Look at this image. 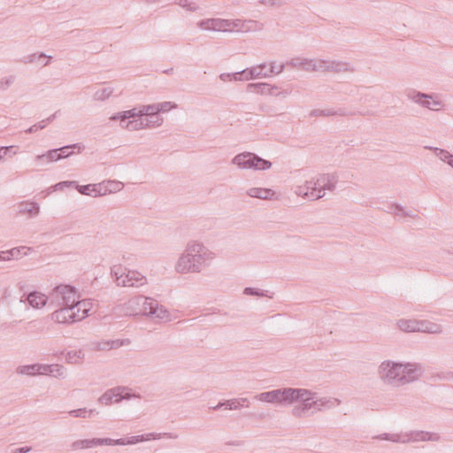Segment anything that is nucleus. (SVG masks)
I'll return each instance as SVG.
<instances>
[{
  "label": "nucleus",
  "mask_w": 453,
  "mask_h": 453,
  "mask_svg": "<svg viewBox=\"0 0 453 453\" xmlns=\"http://www.w3.org/2000/svg\"><path fill=\"white\" fill-rule=\"evenodd\" d=\"M424 371L419 363L384 360L378 367V377L387 386L401 388L417 381Z\"/></svg>",
  "instance_id": "1"
},
{
  "label": "nucleus",
  "mask_w": 453,
  "mask_h": 453,
  "mask_svg": "<svg viewBox=\"0 0 453 453\" xmlns=\"http://www.w3.org/2000/svg\"><path fill=\"white\" fill-rule=\"evenodd\" d=\"M215 258V253L197 241H189L179 257L174 269L180 274L199 273L209 267Z\"/></svg>",
  "instance_id": "2"
},
{
  "label": "nucleus",
  "mask_w": 453,
  "mask_h": 453,
  "mask_svg": "<svg viewBox=\"0 0 453 453\" xmlns=\"http://www.w3.org/2000/svg\"><path fill=\"white\" fill-rule=\"evenodd\" d=\"M75 289L69 285H59L50 294V304L60 308L51 313L57 323H73L82 319L83 315L75 312Z\"/></svg>",
  "instance_id": "3"
},
{
  "label": "nucleus",
  "mask_w": 453,
  "mask_h": 453,
  "mask_svg": "<svg viewBox=\"0 0 453 453\" xmlns=\"http://www.w3.org/2000/svg\"><path fill=\"white\" fill-rule=\"evenodd\" d=\"M203 30L225 32V33H248L262 29V25L251 19H225L219 18L205 19L197 23Z\"/></svg>",
  "instance_id": "4"
},
{
  "label": "nucleus",
  "mask_w": 453,
  "mask_h": 453,
  "mask_svg": "<svg viewBox=\"0 0 453 453\" xmlns=\"http://www.w3.org/2000/svg\"><path fill=\"white\" fill-rule=\"evenodd\" d=\"M316 393L305 388H289L290 404L299 401L291 410V415L296 418H304L313 415L311 411Z\"/></svg>",
  "instance_id": "5"
},
{
  "label": "nucleus",
  "mask_w": 453,
  "mask_h": 453,
  "mask_svg": "<svg viewBox=\"0 0 453 453\" xmlns=\"http://www.w3.org/2000/svg\"><path fill=\"white\" fill-rule=\"evenodd\" d=\"M373 440H386L396 443H411L421 441H439L441 436L437 433L413 430L402 434H388L384 433L372 437Z\"/></svg>",
  "instance_id": "6"
},
{
  "label": "nucleus",
  "mask_w": 453,
  "mask_h": 453,
  "mask_svg": "<svg viewBox=\"0 0 453 453\" xmlns=\"http://www.w3.org/2000/svg\"><path fill=\"white\" fill-rule=\"evenodd\" d=\"M111 275L119 287L139 288L147 284V278L140 272L120 265H115L111 268Z\"/></svg>",
  "instance_id": "7"
},
{
  "label": "nucleus",
  "mask_w": 453,
  "mask_h": 453,
  "mask_svg": "<svg viewBox=\"0 0 453 453\" xmlns=\"http://www.w3.org/2000/svg\"><path fill=\"white\" fill-rule=\"evenodd\" d=\"M255 399L260 402L280 406L290 404L289 388H280L271 391L262 392L255 395Z\"/></svg>",
  "instance_id": "8"
},
{
  "label": "nucleus",
  "mask_w": 453,
  "mask_h": 453,
  "mask_svg": "<svg viewBox=\"0 0 453 453\" xmlns=\"http://www.w3.org/2000/svg\"><path fill=\"white\" fill-rule=\"evenodd\" d=\"M147 302L144 296H136L130 298L123 304L113 308L114 313L118 315L134 316L142 314V304Z\"/></svg>",
  "instance_id": "9"
},
{
  "label": "nucleus",
  "mask_w": 453,
  "mask_h": 453,
  "mask_svg": "<svg viewBox=\"0 0 453 453\" xmlns=\"http://www.w3.org/2000/svg\"><path fill=\"white\" fill-rule=\"evenodd\" d=\"M162 436H166L167 438H177V435H173L172 434L165 433V434H157V433H149L142 435H134L127 438H120V439H111L109 438V446L115 445H132L136 444L141 441H150V440H157Z\"/></svg>",
  "instance_id": "10"
},
{
  "label": "nucleus",
  "mask_w": 453,
  "mask_h": 453,
  "mask_svg": "<svg viewBox=\"0 0 453 453\" xmlns=\"http://www.w3.org/2000/svg\"><path fill=\"white\" fill-rule=\"evenodd\" d=\"M145 300L147 302L142 304V315L158 319H168L170 317L168 311L157 300L147 296H145Z\"/></svg>",
  "instance_id": "11"
},
{
  "label": "nucleus",
  "mask_w": 453,
  "mask_h": 453,
  "mask_svg": "<svg viewBox=\"0 0 453 453\" xmlns=\"http://www.w3.org/2000/svg\"><path fill=\"white\" fill-rule=\"evenodd\" d=\"M284 68L285 65L280 64L278 70H274V63L273 62L271 63L270 68L267 69V65L264 63L250 68H246V73L250 81L270 77L272 74H280L283 72Z\"/></svg>",
  "instance_id": "12"
},
{
  "label": "nucleus",
  "mask_w": 453,
  "mask_h": 453,
  "mask_svg": "<svg viewBox=\"0 0 453 453\" xmlns=\"http://www.w3.org/2000/svg\"><path fill=\"white\" fill-rule=\"evenodd\" d=\"M127 388L125 387H116L105 391L98 399V402L104 405H109L112 403H119L123 399H131L132 395L124 392Z\"/></svg>",
  "instance_id": "13"
},
{
  "label": "nucleus",
  "mask_w": 453,
  "mask_h": 453,
  "mask_svg": "<svg viewBox=\"0 0 453 453\" xmlns=\"http://www.w3.org/2000/svg\"><path fill=\"white\" fill-rule=\"evenodd\" d=\"M248 92H256L262 95L275 96L287 95L284 91H280V88L276 85H270L268 83L258 82L250 83L247 85Z\"/></svg>",
  "instance_id": "14"
},
{
  "label": "nucleus",
  "mask_w": 453,
  "mask_h": 453,
  "mask_svg": "<svg viewBox=\"0 0 453 453\" xmlns=\"http://www.w3.org/2000/svg\"><path fill=\"white\" fill-rule=\"evenodd\" d=\"M109 438L81 439L73 441L70 445L72 450L87 449L96 446L108 445Z\"/></svg>",
  "instance_id": "15"
},
{
  "label": "nucleus",
  "mask_w": 453,
  "mask_h": 453,
  "mask_svg": "<svg viewBox=\"0 0 453 453\" xmlns=\"http://www.w3.org/2000/svg\"><path fill=\"white\" fill-rule=\"evenodd\" d=\"M341 404V400L334 397H320L317 398L315 396L314 401H312L311 410L313 414L317 411H323L328 409H332L337 407Z\"/></svg>",
  "instance_id": "16"
},
{
  "label": "nucleus",
  "mask_w": 453,
  "mask_h": 453,
  "mask_svg": "<svg viewBox=\"0 0 453 453\" xmlns=\"http://www.w3.org/2000/svg\"><path fill=\"white\" fill-rule=\"evenodd\" d=\"M18 215H27L32 219L40 213V205L36 202L22 201L16 204Z\"/></svg>",
  "instance_id": "17"
},
{
  "label": "nucleus",
  "mask_w": 453,
  "mask_h": 453,
  "mask_svg": "<svg viewBox=\"0 0 453 453\" xmlns=\"http://www.w3.org/2000/svg\"><path fill=\"white\" fill-rule=\"evenodd\" d=\"M252 157H254L252 152L239 153L233 157L231 163L242 170H253L255 161Z\"/></svg>",
  "instance_id": "18"
},
{
  "label": "nucleus",
  "mask_w": 453,
  "mask_h": 453,
  "mask_svg": "<svg viewBox=\"0 0 453 453\" xmlns=\"http://www.w3.org/2000/svg\"><path fill=\"white\" fill-rule=\"evenodd\" d=\"M78 191L82 195L98 196H104L108 193V188H104L103 184H88L83 186L77 185Z\"/></svg>",
  "instance_id": "19"
},
{
  "label": "nucleus",
  "mask_w": 453,
  "mask_h": 453,
  "mask_svg": "<svg viewBox=\"0 0 453 453\" xmlns=\"http://www.w3.org/2000/svg\"><path fill=\"white\" fill-rule=\"evenodd\" d=\"M142 107L137 106L134 107L127 111H123L120 112H117L110 117V119L112 121L119 120V122H125V120L130 119H135L139 118L142 119Z\"/></svg>",
  "instance_id": "20"
},
{
  "label": "nucleus",
  "mask_w": 453,
  "mask_h": 453,
  "mask_svg": "<svg viewBox=\"0 0 453 453\" xmlns=\"http://www.w3.org/2000/svg\"><path fill=\"white\" fill-rule=\"evenodd\" d=\"M418 333L440 334L443 332V326L441 324L427 319H418Z\"/></svg>",
  "instance_id": "21"
},
{
  "label": "nucleus",
  "mask_w": 453,
  "mask_h": 453,
  "mask_svg": "<svg viewBox=\"0 0 453 453\" xmlns=\"http://www.w3.org/2000/svg\"><path fill=\"white\" fill-rule=\"evenodd\" d=\"M26 300L33 308L40 309L45 306L48 301L50 302V296H46L41 292L33 291L27 296Z\"/></svg>",
  "instance_id": "22"
},
{
  "label": "nucleus",
  "mask_w": 453,
  "mask_h": 453,
  "mask_svg": "<svg viewBox=\"0 0 453 453\" xmlns=\"http://www.w3.org/2000/svg\"><path fill=\"white\" fill-rule=\"evenodd\" d=\"M356 71L353 65L346 61L330 60L328 73H354Z\"/></svg>",
  "instance_id": "23"
},
{
  "label": "nucleus",
  "mask_w": 453,
  "mask_h": 453,
  "mask_svg": "<svg viewBox=\"0 0 453 453\" xmlns=\"http://www.w3.org/2000/svg\"><path fill=\"white\" fill-rule=\"evenodd\" d=\"M323 178L322 174H319L315 180H309L311 188V201L322 198L325 196L323 188Z\"/></svg>",
  "instance_id": "24"
},
{
  "label": "nucleus",
  "mask_w": 453,
  "mask_h": 453,
  "mask_svg": "<svg viewBox=\"0 0 453 453\" xmlns=\"http://www.w3.org/2000/svg\"><path fill=\"white\" fill-rule=\"evenodd\" d=\"M42 375H51L58 379H64L66 376V370L62 365H42Z\"/></svg>",
  "instance_id": "25"
},
{
  "label": "nucleus",
  "mask_w": 453,
  "mask_h": 453,
  "mask_svg": "<svg viewBox=\"0 0 453 453\" xmlns=\"http://www.w3.org/2000/svg\"><path fill=\"white\" fill-rule=\"evenodd\" d=\"M285 65L292 68H298L305 72H311L312 58H294L288 61Z\"/></svg>",
  "instance_id": "26"
},
{
  "label": "nucleus",
  "mask_w": 453,
  "mask_h": 453,
  "mask_svg": "<svg viewBox=\"0 0 453 453\" xmlns=\"http://www.w3.org/2000/svg\"><path fill=\"white\" fill-rule=\"evenodd\" d=\"M349 112L344 109H314L311 111L310 117H331V116H348Z\"/></svg>",
  "instance_id": "27"
},
{
  "label": "nucleus",
  "mask_w": 453,
  "mask_h": 453,
  "mask_svg": "<svg viewBox=\"0 0 453 453\" xmlns=\"http://www.w3.org/2000/svg\"><path fill=\"white\" fill-rule=\"evenodd\" d=\"M396 326L404 333L418 332V319H401L396 321Z\"/></svg>",
  "instance_id": "28"
},
{
  "label": "nucleus",
  "mask_w": 453,
  "mask_h": 453,
  "mask_svg": "<svg viewBox=\"0 0 453 453\" xmlns=\"http://www.w3.org/2000/svg\"><path fill=\"white\" fill-rule=\"evenodd\" d=\"M30 250H31V248H29V247L20 246V247L12 248L8 250H4V251H2L3 257H4V261H9L12 258L19 259L22 256L27 255V252Z\"/></svg>",
  "instance_id": "29"
},
{
  "label": "nucleus",
  "mask_w": 453,
  "mask_h": 453,
  "mask_svg": "<svg viewBox=\"0 0 453 453\" xmlns=\"http://www.w3.org/2000/svg\"><path fill=\"white\" fill-rule=\"evenodd\" d=\"M246 193L250 197L263 200L270 199L275 194L273 189L264 188H250Z\"/></svg>",
  "instance_id": "30"
},
{
  "label": "nucleus",
  "mask_w": 453,
  "mask_h": 453,
  "mask_svg": "<svg viewBox=\"0 0 453 453\" xmlns=\"http://www.w3.org/2000/svg\"><path fill=\"white\" fill-rule=\"evenodd\" d=\"M16 372L21 375H29L34 376L35 374L42 375V364H33L27 365H19L16 369Z\"/></svg>",
  "instance_id": "31"
},
{
  "label": "nucleus",
  "mask_w": 453,
  "mask_h": 453,
  "mask_svg": "<svg viewBox=\"0 0 453 453\" xmlns=\"http://www.w3.org/2000/svg\"><path fill=\"white\" fill-rule=\"evenodd\" d=\"M146 126H149L147 122H144L143 119H133V120H125V122H119V127L122 129L127 131H139L142 129H146Z\"/></svg>",
  "instance_id": "32"
},
{
  "label": "nucleus",
  "mask_w": 453,
  "mask_h": 453,
  "mask_svg": "<svg viewBox=\"0 0 453 453\" xmlns=\"http://www.w3.org/2000/svg\"><path fill=\"white\" fill-rule=\"evenodd\" d=\"M77 293L75 292V303L73 304L74 311L80 315H83L82 319L88 316V312L91 310L92 303L89 300H78Z\"/></svg>",
  "instance_id": "33"
},
{
  "label": "nucleus",
  "mask_w": 453,
  "mask_h": 453,
  "mask_svg": "<svg viewBox=\"0 0 453 453\" xmlns=\"http://www.w3.org/2000/svg\"><path fill=\"white\" fill-rule=\"evenodd\" d=\"M72 154H73V152H68L67 154L63 155V154L59 153V150L54 149V150H49L45 154L36 156L35 159L37 161H41V160H43L44 158H46L48 162H53V161H58L62 158L68 157Z\"/></svg>",
  "instance_id": "34"
},
{
  "label": "nucleus",
  "mask_w": 453,
  "mask_h": 453,
  "mask_svg": "<svg viewBox=\"0 0 453 453\" xmlns=\"http://www.w3.org/2000/svg\"><path fill=\"white\" fill-rule=\"evenodd\" d=\"M45 58L51 59V56H47L46 54L41 53H34L28 56L24 57L22 62L25 64H33V63H41L42 66H46L49 65V60L42 62Z\"/></svg>",
  "instance_id": "35"
},
{
  "label": "nucleus",
  "mask_w": 453,
  "mask_h": 453,
  "mask_svg": "<svg viewBox=\"0 0 453 453\" xmlns=\"http://www.w3.org/2000/svg\"><path fill=\"white\" fill-rule=\"evenodd\" d=\"M323 188L324 191H334L336 188V184L338 182V177L334 173H323Z\"/></svg>",
  "instance_id": "36"
},
{
  "label": "nucleus",
  "mask_w": 453,
  "mask_h": 453,
  "mask_svg": "<svg viewBox=\"0 0 453 453\" xmlns=\"http://www.w3.org/2000/svg\"><path fill=\"white\" fill-rule=\"evenodd\" d=\"M388 213L394 214L395 216H403V217H410V218H415L416 215L412 214L411 211H407L404 210V208L397 203H392L388 207L387 210Z\"/></svg>",
  "instance_id": "37"
},
{
  "label": "nucleus",
  "mask_w": 453,
  "mask_h": 453,
  "mask_svg": "<svg viewBox=\"0 0 453 453\" xmlns=\"http://www.w3.org/2000/svg\"><path fill=\"white\" fill-rule=\"evenodd\" d=\"M329 59L312 58L311 72L328 73Z\"/></svg>",
  "instance_id": "38"
},
{
  "label": "nucleus",
  "mask_w": 453,
  "mask_h": 453,
  "mask_svg": "<svg viewBox=\"0 0 453 453\" xmlns=\"http://www.w3.org/2000/svg\"><path fill=\"white\" fill-rule=\"evenodd\" d=\"M420 105L432 111H438L441 108L442 103L439 100L434 99L433 96L428 94L427 98L422 99Z\"/></svg>",
  "instance_id": "39"
},
{
  "label": "nucleus",
  "mask_w": 453,
  "mask_h": 453,
  "mask_svg": "<svg viewBox=\"0 0 453 453\" xmlns=\"http://www.w3.org/2000/svg\"><path fill=\"white\" fill-rule=\"evenodd\" d=\"M429 150H432L434 151L435 155L443 162L448 163L452 168H453V155L450 154L449 151L439 149V148H434L429 147Z\"/></svg>",
  "instance_id": "40"
},
{
  "label": "nucleus",
  "mask_w": 453,
  "mask_h": 453,
  "mask_svg": "<svg viewBox=\"0 0 453 453\" xmlns=\"http://www.w3.org/2000/svg\"><path fill=\"white\" fill-rule=\"evenodd\" d=\"M255 163H254V171H265L267 169H270L272 166V163L266 159H264L254 153V157H252Z\"/></svg>",
  "instance_id": "41"
},
{
  "label": "nucleus",
  "mask_w": 453,
  "mask_h": 453,
  "mask_svg": "<svg viewBox=\"0 0 453 453\" xmlns=\"http://www.w3.org/2000/svg\"><path fill=\"white\" fill-rule=\"evenodd\" d=\"M112 93H113V88L105 87V88L96 90L93 95V98L96 101H104V100L108 99L112 95Z\"/></svg>",
  "instance_id": "42"
},
{
  "label": "nucleus",
  "mask_w": 453,
  "mask_h": 453,
  "mask_svg": "<svg viewBox=\"0 0 453 453\" xmlns=\"http://www.w3.org/2000/svg\"><path fill=\"white\" fill-rule=\"evenodd\" d=\"M407 98L418 104H421V102H422V99L423 98H427L428 97V94H426V93H422V92H419V91H417V90H414V89H409L406 91L405 93Z\"/></svg>",
  "instance_id": "43"
},
{
  "label": "nucleus",
  "mask_w": 453,
  "mask_h": 453,
  "mask_svg": "<svg viewBox=\"0 0 453 453\" xmlns=\"http://www.w3.org/2000/svg\"><path fill=\"white\" fill-rule=\"evenodd\" d=\"M221 407L226 410H238L240 408V401L236 398L226 400L225 402L219 403L216 406L212 407V409L217 411Z\"/></svg>",
  "instance_id": "44"
},
{
  "label": "nucleus",
  "mask_w": 453,
  "mask_h": 453,
  "mask_svg": "<svg viewBox=\"0 0 453 453\" xmlns=\"http://www.w3.org/2000/svg\"><path fill=\"white\" fill-rule=\"evenodd\" d=\"M295 194L298 196L311 200L309 180H306L303 185L297 186L295 189Z\"/></svg>",
  "instance_id": "45"
},
{
  "label": "nucleus",
  "mask_w": 453,
  "mask_h": 453,
  "mask_svg": "<svg viewBox=\"0 0 453 453\" xmlns=\"http://www.w3.org/2000/svg\"><path fill=\"white\" fill-rule=\"evenodd\" d=\"M84 357V353L81 350H71L65 355V360L70 364H77Z\"/></svg>",
  "instance_id": "46"
},
{
  "label": "nucleus",
  "mask_w": 453,
  "mask_h": 453,
  "mask_svg": "<svg viewBox=\"0 0 453 453\" xmlns=\"http://www.w3.org/2000/svg\"><path fill=\"white\" fill-rule=\"evenodd\" d=\"M142 115L153 119V116L159 115L158 114V106L157 104L141 105Z\"/></svg>",
  "instance_id": "47"
},
{
  "label": "nucleus",
  "mask_w": 453,
  "mask_h": 453,
  "mask_svg": "<svg viewBox=\"0 0 453 453\" xmlns=\"http://www.w3.org/2000/svg\"><path fill=\"white\" fill-rule=\"evenodd\" d=\"M174 4L191 12H195L199 10V6L196 3L188 0H175Z\"/></svg>",
  "instance_id": "48"
},
{
  "label": "nucleus",
  "mask_w": 453,
  "mask_h": 453,
  "mask_svg": "<svg viewBox=\"0 0 453 453\" xmlns=\"http://www.w3.org/2000/svg\"><path fill=\"white\" fill-rule=\"evenodd\" d=\"M144 122H147L149 126H146L147 128H153L160 127L163 124V118L159 115L153 116V119L147 117L143 119Z\"/></svg>",
  "instance_id": "49"
},
{
  "label": "nucleus",
  "mask_w": 453,
  "mask_h": 453,
  "mask_svg": "<svg viewBox=\"0 0 453 453\" xmlns=\"http://www.w3.org/2000/svg\"><path fill=\"white\" fill-rule=\"evenodd\" d=\"M120 342L119 341H106L99 342L97 345V349L99 350H106L117 349L120 346Z\"/></svg>",
  "instance_id": "50"
},
{
  "label": "nucleus",
  "mask_w": 453,
  "mask_h": 453,
  "mask_svg": "<svg viewBox=\"0 0 453 453\" xmlns=\"http://www.w3.org/2000/svg\"><path fill=\"white\" fill-rule=\"evenodd\" d=\"M16 76L15 75H10L6 77H3L0 79V90L5 91L7 90L15 81Z\"/></svg>",
  "instance_id": "51"
},
{
  "label": "nucleus",
  "mask_w": 453,
  "mask_h": 453,
  "mask_svg": "<svg viewBox=\"0 0 453 453\" xmlns=\"http://www.w3.org/2000/svg\"><path fill=\"white\" fill-rule=\"evenodd\" d=\"M103 187L107 188L108 192L111 193V192H115V191H119V190L122 189L124 185L120 181L110 180L107 182V185H105V186L103 185Z\"/></svg>",
  "instance_id": "52"
},
{
  "label": "nucleus",
  "mask_w": 453,
  "mask_h": 453,
  "mask_svg": "<svg viewBox=\"0 0 453 453\" xmlns=\"http://www.w3.org/2000/svg\"><path fill=\"white\" fill-rule=\"evenodd\" d=\"M158 106V114L160 112H167L172 109H175L177 107V104L173 102H162L157 103Z\"/></svg>",
  "instance_id": "53"
},
{
  "label": "nucleus",
  "mask_w": 453,
  "mask_h": 453,
  "mask_svg": "<svg viewBox=\"0 0 453 453\" xmlns=\"http://www.w3.org/2000/svg\"><path fill=\"white\" fill-rule=\"evenodd\" d=\"M243 293L245 295L250 296H267V291L260 290L254 288H245Z\"/></svg>",
  "instance_id": "54"
},
{
  "label": "nucleus",
  "mask_w": 453,
  "mask_h": 453,
  "mask_svg": "<svg viewBox=\"0 0 453 453\" xmlns=\"http://www.w3.org/2000/svg\"><path fill=\"white\" fill-rule=\"evenodd\" d=\"M68 414L73 418H87V408H80L68 411Z\"/></svg>",
  "instance_id": "55"
},
{
  "label": "nucleus",
  "mask_w": 453,
  "mask_h": 453,
  "mask_svg": "<svg viewBox=\"0 0 453 453\" xmlns=\"http://www.w3.org/2000/svg\"><path fill=\"white\" fill-rule=\"evenodd\" d=\"M232 79L234 81H249L248 75L246 73V69L233 73Z\"/></svg>",
  "instance_id": "56"
},
{
  "label": "nucleus",
  "mask_w": 453,
  "mask_h": 453,
  "mask_svg": "<svg viewBox=\"0 0 453 453\" xmlns=\"http://www.w3.org/2000/svg\"><path fill=\"white\" fill-rule=\"evenodd\" d=\"M46 124L45 122H42L40 121L39 123H36L35 125H33L32 127H30L28 129L26 130V133H28V134H32V133H35L38 130H41V129H43L44 127H46Z\"/></svg>",
  "instance_id": "57"
},
{
  "label": "nucleus",
  "mask_w": 453,
  "mask_h": 453,
  "mask_svg": "<svg viewBox=\"0 0 453 453\" xmlns=\"http://www.w3.org/2000/svg\"><path fill=\"white\" fill-rule=\"evenodd\" d=\"M75 148H78L79 150L81 149L78 143H74L72 145L63 146V147L59 148L58 150H59V153L65 155V154H67L68 152H72L70 150L75 149Z\"/></svg>",
  "instance_id": "58"
},
{
  "label": "nucleus",
  "mask_w": 453,
  "mask_h": 453,
  "mask_svg": "<svg viewBox=\"0 0 453 453\" xmlns=\"http://www.w3.org/2000/svg\"><path fill=\"white\" fill-rule=\"evenodd\" d=\"M75 183H76L75 181H61V182H58V184H56L54 188L56 189H60L63 187H71V186L74 185Z\"/></svg>",
  "instance_id": "59"
},
{
  "label": "nucleus",
  "mask_w": 453,
  "mask_h": 453,
  "mask_svg": "<svg viewBox=\"0 0 453 453\" xmlns=\"http://www.w3.org/2000/svg\"><path fill=\"white\" fill-rule=\"evenodd\" d=\"M258 1L262 4L270 5V6L275 5L277 3V0H258Z\"/></svg>",
  "instance_id": "60"
},
{
  "label": "nucleus",
  "mask_w": 453,
  "mask_h": 453,
  "mask_svg": "<svg viewBox=\"0 0 453 453\" xmlns=\"http://www.w3.org/2000/svg\"><path fill=\"white\" fill-rule=\"evenodd\" d=\"M219 79L222 81H226L228 80H232V74L231 73H221L219 75Z\"/></svg>",
  "instance_id": "61"
},
{
  "label": "nucleus",
  "mask_w": 453,
  "mask_h": 453,
  "mask_svg": "<svg viewBox=\"0 0 453 453\" xmlns=\"http://www.w3.org/2000/svg\"><path fill=\"white\" fill-rule=\"evenodd\" d=\"M98 414V411L95 409H90V410H88L87 409V418H90L91 416L93 415H97Z\"/></svg>",
  "instance_id": "62"
},
{
  "label": "nucleus",
  "mask_w": 453,
  "mask_h": 453,
  "mask_svg": "<svg viewBox=\"0 0 453 453\" xmlns=\"http://www.w3.org/2000/svg\"><path fill=\"white\" fill-rule=\"evenodd\" d=\"M57 112L53 113L50 117H48L45 119H42V122H45L46 125H48L50 121H52L56 118Z\"/></svg>",
  "instance_id": "63"
},
{
  "label": "nucleus",
  "mask_w": 453,
  "mask_h": 453,
  "mask_svg": "<svg viewBox=\"0 0 453 453\" xmlns=\"http://www.w3.org/2000/svg\"><path fill=\"white\" fill-rule=\"evenodd\" d=\"M238 401H240V406H244L245 403H249L248 398H236Z\"/></svg>",
  "instance_id": "64"
}]
</instances>
